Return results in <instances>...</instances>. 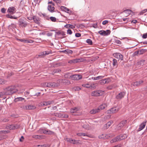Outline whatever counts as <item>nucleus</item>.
Listing matches in <instances>:
<instances>
[{"label":"nucleus","mask_w":147,"mask_h":147,"mask_svg":"<svg viewBox=\"0 0 147 147\" xmlns=\"http://www.w3.org/2000/svg\"><path fill=\"white\" fill-rule=\"evenodd\" d=\"M18 91L16 87L14 86H11L6 88L5 94H11L16 92Z\"/></svg>","instance_id":"f257e3e1"},{"label":"nucleus","mask_w":147,"mask_h":147,"mask_svg":"<svg viewBox=\"0 0 147 147\" xmlns=\"http://www.w3.org/2000/svg\"><path fill=\"white\" fill-rule=\"evenodd\" d=\"M104 92V91L101 90H96L92 92L91 93V95L93 96H99L103 95Z\"/></svg>","instance_id":"f03ea898"},{"label":"nucleus","mask_w":147,"mask_h":147,"mask_svg":"<svg viewBox=\"0 0 147 147\" xmlns=\"http://www.w3.org/2000/svg\"><path fill=\"white\" fill-rule=\"evenodd\" d=\"M120 109V108L118 107H113L107 111L109 114H113L117 112Z\"/></svg>","instance_id":"7ed1b4c3"},{"label":"nucleus","mask_w":147,"mask_h":147,"mask_svg":"<svg viewBox=\"0 0 147 147\" xmlns=\"http://www.w3.org/2000/svg\"><path fill=\"white\" fill-rule=\"evenodd\" d=\"M98 33L102 36H107L110 34L111 31L110 30H107L106 31L101 30L99 31Z\"/></svg>","instance_id":"20e7f679"},{"label":"nucleus","mask_w":147,"mask_h":147,"mask_svg":"<svg viewBox=\"0 0 147 147\" xmlns=\"http://www.w3.org/2000/svg\"><path fill=\"white\" fill-rule=\"evenodd\" d=\"M54 103V101L53 100L51 101H44L40 103L39 105V106H46L53 104Z\"/></svg>","instance_id":"39448f33"},{"label":"nucleus","mask_w":147,"mask_h":147,"mask_svg":"<svg viewBox=\"0 0 147 147\" xmlns=\"http://www.w3.org/2000/svg\"><path fill=\"white\" fill-rule=\"evenodd\" d=\"M113 57L118 60L121 61L123 60V57L122 55L119 53H115L113 54Z\"/></svg>","instance_id":"423d86ee"},{"label":"nucleus","mask_w":147,"mask_h":147,"mask_svg":"<svg viewBox=\"0 0 147 147\" xmlns=\"http://www.w3.org/2000/svg\"><path fill=\"white\" fill-rule=\"evenodd\" d=\"M72 80H78L82 78V76L80 74H75L70 76Z\"/></svg>","instance_id":"0eeeda50"},{"label":"nucleus","mask_w":147,"mask_h":147,"mask_svg":"<svg viewBox=\"0 0 147 147\" xmlns=\"http://www.w3.org/2000/svg\"><path fill=\"white\" fill-rule=\"evenodd\" d=\"M19 22L20 25L22 27H26L27 25V23L24 22V18H20Z\"/></svg>","instance_id":"6e6552de"},{"label":"nucleus","mask_w":147,"mask_h":147,"mask_svg":"<svg viewBox=\"0 0 147 147\" xmlns=\"http://www.w3.org/2000/svg\"><path fill=\"white\" fill-rule=\"evenodd\" d=\"M125 94V92H121L116 96V98L117 99H121L124 97Z\"/></svg>","instance_id":"1a4fd4ad"},{"label":"nucleus","mask_w":147,"mask_h":147,"mask_svg":"<svg viewBox=\"0 0 147 147\" xmlns=\"http://www.w3.org/2000/svg\"><path fill=\"white\" fill-rule=\"evenodd\" d=\"M51 53V50L44 51L40 53L38 55V56L41 57L42 56L48 55Z\"/></svg>","instance_id":"9d476101"},{"label":"nucleus","mask_w":147,"mask_h":147,"mask_svg":"<svg viewBox=\"0 0 147 147\" xmlns=\"http://www.w3.org/2000/svg\"><path fill=\"white\" fill-rule=\"evenodd\" d=\"M83 87L87 88H93V89L95 88V86H94V84H84L82 85Z\"/></svg>","instance_id":"9b49d317"},{"label":"nucleus","mask_w":147,"mask_h":147,"mask_svg":"<svg viewBox=\"0 0 147 147\" xmlns=\"http://www.w3.org/2000/svg\"><path fill=\"white\" fill-rule=\"evenodd\" d=\"M82 58L81 59H76L71 60H70L68 61V63L70 64L75 63L77 62H79L81 61Z\"/></svg>","instance_id":"f8f14e48"},{"label":"nucleus","mask_w":147,"mask_h":147,"mask_svg":"<svg viewBox=\"0 0 147 147\" xmlns=\"http://www.w3.org/2000/svg\"><path fill=\"white\" fill-rule=\"evenodd\" d=\"M60 8L61 10L63 11H64L69 13H71V11L69 9L67 8V7L65 6H61Z\"/></svg>","instance_id":"ddd939ff"},{"label":"nucleus","mask_w":147,"mask_h":147,"mask_svg":"<svg viewBox=\"0 0 147 147\" xmlns=\"http://www.w3.org/2000/svg\"><path fill=\"white\" fill-rule=\"evenodd\" d=\"M47 87L49 88H53L57 86V84L54 82H49L47 83Z\"/></svg>","instance_id":"4468645a"},{"label":"nucleus","mask_w":147,"mask_h":147,"mask_svg":"<svg viewBox=\"0 0 147 147\" xmlns=\"http://www.w3.org/2000/svg\"><path fill=\"white\" fill-rule=\"evenodd\" d=\"M113 123L112 121H110L108 122L104 126V129H107L109 128L111 125V124Z\"/></svg>","instance_id":"2eb2a0df"},{"label":"nucleus","mask_w":147,"mask_h":147,"mask_svg":"<svg viewBox=\"0 0 147 147\" xmlns=\"http://www.w3.org/2000/svg\"><path fill=\"white\" fill-rule=\"evenodd\" d=\"M15 8L13 7H9L8 10L7 11L8 12L11 14H13L14 13L15 11Z\"/></svg>","instance_id":"dca6fc26"},{"label":"nucleus","mask_w":147,"mask_h":147,"mask_svg":"<svg viewBox=\"0 0 147 147\" xmlns=\"http://www.w3.org/2000/svg\"><path fill=\"white\" fill-rule=\"evenodd\" d=\"M146 51V49H142L138 51L137 52H135V55H136V54H138L139 55H141L143 54Z\"/></svg>","instance_id":"f3484780"},{"label":"nucleus","mask_w":147,"mask_h":147,"mask_svg":"<svg viewBox=\"0 0 147 147\" xmlns=\"http://www.w3.org/2000/svg\"><path fill=\"white\" fill-rule=\"evenodd\" d=\"M144 82L142 80H140L139 81H137L136 82H134L132 84V85H133L134 86H138Z\"/></svg>","instance_id":"a211bd4d"},{"label":"nucleus","mask_w":147,"mask_h":147,"mask_svg":"<svg viewBox=\"0 0 147 147\" xmlns=\"http://www.w3.org/2000/svg\"><path fill=\"white\" fill-rule=\"evenodd\" d=\"M110 137L109 135L108 134H102L101 135L99 136L98 138L100 139H108Z\"/></svg>","instance_id":"6ab92c4d"},{"label":"nucleus","mask_w":147,"mask_h":147,"mask_svg":"<svg viewBox=\"0 0 147 147\" xmlns=\"http://www.w3.org/2000/svg\"><path fill=\"white\" fill-rule=\"evenodd\" d=\"M146 122H143L140 124L139 127L138 129V131H140L143 129L146 125Z\"/></svg>","instance_id":"aec40b11"},{"label":"nucleus","mask_w":147,"mask_h":147,"mask_svg":"<svg viewBox=\"0 0 147 147\" xmlns=\"http://www.w3.org/2000/svg\"><path fill=\"white\" fill-rule=\"evenodd\" d=\"M100 111L98 108L97 109H93L90 111V113L91 114H95L96 113L99 112Z\"/></svg>","instance_id":"412c9836"},{"label":"nucleus","mask_w":147,"mask_h":147,"mask_svg":"<svg viewBox=\"0 0 147 147\" xmlns=\"http://www.w3.org/2000/svg\"><path fill=\"white\" fill-rule=\"evenodd\" d=\"M32 19L36 23L38 24H40L39 18L38 17L35 16H33L32 17Z\"/></svg>","instance_id":"4be33fe9"},{"label":"nucleus","mask_w":147,"mask_h":147,"mask_svg":"<svg viewBox=\"0 0 147 147\" xmlns=\"http://www.w3.org/2000/svg\"><path fill=\"white\" fill-rule=\"evenodd\" d=\"M56 34L59 36H64L65 34V32L62 31H59L55 32Z\"/></svg>","instance_id":"5701e85b"},{"label":"nucleus","mask_w":147,"mask_h":147,"mask_svg":"<svg viewBox=\"0 0 147 147\" xmlns=\"http://www.w3.org/2000/svg\"><path fill=\"white\" fill-rule=\"evenodd\" d=\"M77 135L79 136H88V137H90L88 134L86 133H79L77 134Z\"/></svg>","instance_id":"b1692460"},{"label":"nucleus","mask_w":147,"mask_h":147,"mask_svg":"<svg viewBox=\"0 0 147 147\" xmlns=\"http://www.w3.org/2000/svg\"><path fill=\"white\" fill-rule=\"evenodd\" d=\"M47 9L51 12H53L54 11L55 8L51 5H49Z\"/></svg>","instance_id":"393cba45"},{"label":"nucleus","mask_w":147,"mask_h":147,"mask_svg":"<svg viewBox=\"0 0 147 147\" xmlns=\"http://www.w3.org/2000/svg\"><path fill=\"white\" fill-rule=\"evenodd\" d=\"M62 52L68 54H72L73 53L72 51L69 49H65L62 51Z\"/></svg>","instance_id":"a878e982"},{"label":"nucleus","mask_w":147,"mask_h":147,"mask_svg":"<svg viewBox=\"0 0 147 147\" xmlns=\"http://www.w3.org/2000/svg\"><path fill=\"white\" fill-rule=\"evenodd\" d=\"M107 106L106 104L103 103L100 105L98 107L100 111L105 109Z\"/></svg>","instance_id":"bb28decb"},{"label":"nucleus","mask_w":147,"mask_h":147,"mask_svg":"<svg viewBox=\"0 0 147 147\" xmlns=\"http://www.w3.org/2000/svg\"><path fill=\"white\" fill-rule=\"evenodd\" d=\"M120 141V139H119V138L118 136H117L116 137L112 139L110 141V142L111 143H113L114 142H117Z\"/></svg>","instance_id":"cd10ccee"},{"label":"nucleus","mask_w":147,"mask_h":147,"mask_svg":"<svg viewBox=\"0 0 147 147\" xmlns=\"http://www.w3.org/2000/svg\"><path fill=\"white\" fill-rule=\"evenodd\" d=\"M119 138L120 141L123 139H124L127 137V136L125 134H121L119 136H118Z\"/></svg>","instance_id":"c85d7f7f"},{"label":"nucleus","mask_w":147,"mask_h":147,"mask_svg":"<svg viewBox=\"0 0 147 147\" xmlns=\"http://www.w3.org/2000/svg\"><path fill=\"white\" fill-rule=\"evenodd\" d=\"M145 60L142 59L138 61L137 63V65H143L144 64Z\"/></svg>","instance_id":"c756f323"},{"label":"nucleus","mask_w":147,"mask_h":147,"mask_svg":"<svg viewBox=\"0 0 147 147\" xmlns=\"http://www.w3.org/2000/svg\"><path fill=\"white\" fill-rule=\"evenodd\" d=\"M8 127L9 129L10 130L14 129H17L18 128V127H17L16 126H15L13 125H9Z\"/></svg>","instance_id":"7c9ffc66"},{"label":"nucleus","mask_w":147,"mask_h":147,"mask_svg":"<svg viewBox=\"0 0 147 147\" xmlns=\"http://www.w3.org/2000/svg\"><path fill=\"white\" fill-rule=\"evenodd\" d=\"M24 98L22 97H18L15 99V102H18L19 101H22V100H24Z\"/></svg>","instance_id":"2f4dec72"},{"label":"nucleus","mask_w":147,"mask_h":147,"mask_svg":"<svg viewBox=\"0 0 147 147\" xmlns=\"http://www.w3.org/2000/svg\"><path fill=\"white\" fill-rule=\"evenodd\" d=\"M70 143L73 144H78L79 142L77 140H76L74 139H71L70 140Z\"/></svg>","instance_id":"473e14b6"},{"label":"nucleus","mask_w":147,"mask_h":147,"mask_svg":"<svg viewBox=\"0 0 147 147\" xmlns=\"http://www.w3.org/2000/svg\"><path fill=\"white\" fill-rule=\"evenodd\" d=\"M79 109L77 107H74L71 109L70 112L71 113H74L78 111Z\"/></svg>","instance_id":"72a5a7b5"},{"label":"nucleus","mask_w":147,"mask_h":147,"mask_svg":"<svg viewBox=\"0 0 147 147\" xmlns=\"http://www.w3.org/2000/svg\"><path fill=\"white\" fill-rule=\"evenodd\" d=\"M51 115L54 116L58 117H61V113H55L54 114H50Z\"/></svg>","instance_id":"f704fd0d"},{"label":"nucleus","mask_w":147,"mask_h":147,"mask_svg":"<svg viewBox=\"0 0 147 147\" xmlns=\"http://www.w3.org/2000/svg\"><path fill=\"white\" fill-rule=\"evenodd\" d=\"M9 28L11 29H15L16 28V24L14 23L11 24L9 26Z\"/></svg>","instance_id":"c9c22d12"},{"label":"nucleus","mask_w":147,"mask_h":147,"mask_svg":"<svg viewBox=\"0 0 147 147\" xmlns=\"http://www.w3.org/2000/svg\"><path fill=\"white\" fill-rule=\"evenodd\" d=\"M85 129L88 130L90 129V127L89 125L87 124H84L82 126Z\"/></svg>","instance_id":"e433bc0d"},{"label":"nucleus","mask_w":147,"mask_h":147,"mask_svg":"<svg viewBox=\"0 0 147 147\" xmlns=\"http://www.w3.org/2000/svg\"><path fill=\"white\" fill-rule=\"evenodd\" d=\"M36 107L35 106L31 105H28L26 107V109H34Z\"/></svg>","instance_id":"4c0bfd02"},{"label":"nucleus","mask_w":147,"mask_h":147,"mask_svg":"<svg viewBox=\"0 0 147 147\" xmlns=\"http://www.w3.org/2000/svg\"><path fill=\"white\" fill-rule=\"evenodd\" d=\"M63 84H70V82L68 80L66 79H63Z\"/></svg>","instance_id":"58836bf2"},{"label":"nucleus","mask_w":147,"mask_h":147,"mask_svg":"<svg viewBox=\"0 0 147 147\" xmlns=\"http://www.w3.org/2000/svg\"><path fill=\"white\" fill-rule=\"evenodd\" d=\"M68 117V116L67 115L61 113V117L67 118Z\"/></svg>","instance_id":"ea45409f"},{"label":"nucleus","mask_w":147,"mask_h":147,"mask_svg":"<svg viewBox=\"0 0 147 147\" xmlns=\"http://www.w3.org/2000/svg\"><path fill=\"white\" fill-rule=\"evenodd\" d=\"M113 65L114 66H117V60L115 59H113Z\"/></svg>","instance_id":"a19ab883"},{"label":"nucleus","mask_w":147,"mask_h":147,"mask_svg":"<svg viewBox=\"0 0 147 147\" xmlns=\"http://www.w3.org/2000/svg\"><path fill=\"white\" fill-rule=\"evenodd\" d=\"M8 121L9 119L6 118H2L1 119V121L3 122H7Z\"/></svg>","instance_id":"79ce46f5"},{"label":"nucleus","mask_w":147,"mask_h":147,"mask_svg":"<svg viewBox=\"0 0 147 147\" xmlns=\"http://www.w3.org/2000/svg\"><path fill=\"white\" fill-rule=\"evenodd\" d=\"M86 42L87 43L88 45H92V40L90 39H88L86 41Z\"/></svg>","instance_id":"37998d69"},{"label":"nucleus","mask_w":147,"mask_h":147,"mask_svg":"<svg viewBox=\"0 0 147 147\" xmlns=\"http://www.w3.org/2000/svg\"><path fill=\"white\" fill-rule=\"evenodd\" d=\"M107 81L106 79H104L100 81V83L102 84H104L106 83Z\"/></svg>","instance_id":"c03bdc74"},{"label":"nucleus","mask_w":147,"mask_h":147,"mask_svg":"<svg viewBox=\"0 0 147 147\" xmlns=\"http://www.w3.org/2000/svg\"><path fill=\"white\" fill-rule=\"evenodd\" d=\"M65 27L69 28H74V26L71 24H67L65 26Z\"/></svg>","instance_id":"a18cd8bd"},{"label":"nucleus","mask_w":147,"mask_h":147,"mask_svg":"<svg viewBox=\"0 0 147 147\" xmlns=\"http://www.w3.org/2000/svg\"><path fill=\"white\" fill-rule=\"evenodd\" d=\"M147 11V9H144L140 11V15H141L143 14L144 13Z\"/></svg>","instance_id":"49530a36"},{"label":"nucleus","mask_w":147,"mask_h":147,"mask_svg":"<svg viewBox=\"0 0 147 147\" xmlns=\"http://www.w3.org/2000/svg\"><path fill=\"white\" fill-rule=\"evenodd\" d=\"M131 10L130 9H127L125 10H124L123 11V12H124L126 13H127L129 14H130L131 12Z\"/></svg>","instance_id":"de8ad7c7"},{"label":"nucleus","mask_w":147,"mask_h":147,"mask_svg":"<svg viewBox=\"0 0 147 147\" xmlns=\"http://www.w3.org/2000/svg\"><path fill=\"white\" fill-rule=\"evenodd\" d=\"M123 126L120 123H119L118 125L117 126V129L118 130H119L121 129L122 127Z\"/></svg>","instance_id":"09e8293b"},{"label":"nucleus","mask_w":147,"mask_h":147,"mask_svg":"<svg viewBox=\"0 0 147 147\" xmlns=\"http://www.w3.org/2000/svg\"><path fill=\"white\" fill-rule=\"evenodd\" d=\"M50 19L53 22H55L56 21V18L53 17H51L50 18Z\"/></svg>","instance_id":"8fccbe9b"},{"label":"nucleus","mask_w":147,"mask_h":147,"mask_svg":"<svg viewBox=\"0 0 147 147\" xmlns=\"http://www.w3.org/2000/svg\"><path fill=\"white\" fill-rule=\"evenodd\" d=\"M6 81L2 79H0V84H3L5 83Z\"/></svg>","instance_id":"3c124183"},{"label":"nucleus","mask_w":147,"mask_h":147,"mask_svg":"<svg viewBox=\"0 0 147 147\" xmlns=\"http://www.w3.org/2000/svg\"><path fill=\"white\" fill-rule=\"evenodd\" d=\"M61 71V70L59 69H55L54 70L53 72V74L55 73H57Z\"/></svg>","instance_id":"603ef678"},{"label":"nucleus","mask_w":147,"mask_h":147,"mask_svg":"<svg viewBox=\"0 0 147 147\" xmlns=\"http://www.w3.org/2000/svg\"><path fill=\"white\" fill-rule=\"evenodd\" d=\"M16 39L17 40H18V41H20L21 42H26V41H27L26 40H25V39H18L17 38H16Z\"/></svg>","instance_id":"864d4df0"},{"label":"nucleus","mask_w":147,"mask_h":147,"mask_svg":"<svg viewBox=\"0 0 147 147\" xmlns=\"http://www.w3.org/2000/svg\"><path fill=\"white\" fill-rule=\"evenodd\" d=\"M32 137L33 138H34L36 139H38L39 138H40L41 137L40 136L37 135H34L32 136Z\"/></svg>","instance_id":"5fc2aeb1"},{"label":"nucleus","mask_w":147,"mask_h":147,"mask_svg":"<svg viewBox=\"0 0 147 147\" xmlns=\"http://www.w3.org/2000/svg\"><path fill=\"white\" fill-rule=\"evenodd\" d=\"M126 122L127 121L126 120H125L122 121L120 123L123 126Z\"/></svg>","instance_id":"6e6d98bb"},{"label":"nucleus","mask_w":147,"mask_h":147,"mask_svg":"<svg viewBox=\"0 0 147 147\" xmlns=\"http://www.w3.org/2000/svg\"><path fill=\"white\" fill-rule=\"evenodd\" d=\"M69 73H67L65 74V78H71L70 76H70Z\"/></svg>","instance_id":"4d7b16f0"},{"label":"nucleus","mask_w":147,"mask_h":147,"mask_svg":"<svg viewBox=\"0 0 147 147\" xmlns=\"http://www.w3.org/2000/svg\"><path fill=\"white\" fill-rule=\"evenodd\" d=\"M8 133V131L6 130L0 131V134H6Z\"/></svg>","instance_id":"13d9d810"},{"label":"nucleus","mask_w":147,"mask_h":147,"mask_svg":"<svg viewBox=\"0 0 147 147\" xmlns=\"http://www.w3.org/2000/svg\"><path fill=\"white\" fill-rule=\"evenodd\" d=\"M58 83H59L60 84H63V79H61L58 80Z\"/></svg>","instance_id":"bf43d9fd"},{"label":"nucleus","mask_w":147,"mask_h":147,"mask_svg":"<svg viewBox=\"0 0 147 147\" xmlns=\"http://www.w3.org/2000/svg\"><path fill=\"white\" fill-rule=\"evenodd\" d=\"M42 132L44 134H47L48 130H46L45 129H43L42 130Z\"/></svg>","instance_id":"052dcab7"},{"label":"nucleus","mask_w":147,"mask_h":147,"mask_svg":"<svg viewBox=\"0 0 147 147\" xmlns=\"http://www.w3.org/2000/svg\"><path fill=\"white\" fill-rule=\"evenodd\" d=\"M104 76H99L97 77H96L97 80H99L100 79H102L104 78Z\"/></svg>","instance_id":"680f3d73"},{"label":"nucleus","mask_w":147,"mask_h":147,"mask_svg":"<svg viewBox=\"0 0 147 147\" xmlns=\"http://www.w3.org/2000/svg\"><path fill=\"white\" fill-rule=\"evenodd\" d=\"M53 1L57 3H60L61 2V0H53Z\"/></svg>","instance_id":"e2e57ef3"},{"label":"nucleus","mask_w":147,"mask_h":147,"mask_svg":"<svg viewBox=\"0 0 147 147\" xmlns=\"http://www.w3.org/2000/svg\"><path fill=\"white\" fill-rule=\"evenodd\" d=\"M6 9L4 8H3L1 9V11L2 13H5V12Z\"/></svg>","instance_id":"0e129e2a"},{"label":"nucleus","mask_w":147,"mask_h":147,"mask_svg":"<svg viewBox=\"0 0 147 147\" xmlns=\"http://www.w3.org/2000/svg\"><path fill=\"white\" fill-rule=\"evenodd\" d=\"M74 89L76 91H79L81 89V88L78 87H74Z\"/></svg>","instance_id":"69168bd1"},{"label":"nucleus","mask_w":147,"mask_h":147,"mask_svg":"<svg viewBox=\"0 0 147 147\" xmlns=\"http://www.w3.org/2000/svg\"><path fill=\"white\" fill-rule=\"evenodd\" d=\"M40 38H36L35 39V42H40Z\"/></svg>","instance_id":"338daca9"},{"label":"nucleus","mask_w":147,"mask_h":147,"mask_svg":"<svg viewBox=\"0 0 147 147\" xmlns=\"http://www.w3.org/2000/svg\"><path fill=\"white\" fill-rule=\"evenodd\" d=\"M108 22V21L107 20H105L103 21L102 22V24L103 25H105Z\"/></svg>","instance_id":"774afa93"}]
</instances>
